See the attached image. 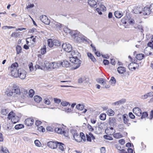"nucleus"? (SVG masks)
Returning a JSON list of instances; mask_svg holds the SVG:
<instances>
[{"label": "nucleus", "mask_w": 153, "mask_h": 153, "mask_svg": "<svg viewBox=\"0 0 153 153\" xmlns=\"http://www.w3.org/2000/svg\"><path fill=\"white\" fill-rule=\"evenodd\" d=\"M79 54V53L76 51H73L71 52L72 56L70 57V61L71 62L74 63V69L78 68L80 65L81 61L78 58L77 56Z\"/></svg>", "instance_id": "nucleus-1"}, {"label": "nucleus", "mask_w": 153, "mask_h": 153, "mask_svg": "<svg viewBox=\"0 0 153 153\" xmlns=\"http://www.w3.org/2000/svg\"><path fill=\"white\" fill-rule=\"evenodd\" d=\"M18 66L17 63L15 62L12 64L9 68V70L10 71L11 75L15 77H17L18 76L19 69H17Z\"/></svg>", "instance_id": "nucleus-2"}, {"label": "nucleus", "mask_w": 153, "mask_h": 153, "mask_svg": "<svg viewBox=\"0 0 153 153\" xmlns=\"http://www.w3.org/2000/svg\"><path fill=\"white\" fill-rule=\"evenodd\" d=\"M73 36H75V40L77 42H80L83 40L85 39V37L82 35L79 34L78 31L75 32Z\"/></svg>", "instance_id": "nucleus-3"}, {"label": "nucleus", "mask_w": 153, "mask_h": 153, "mask_svg": "<svg viewBox=\"0 0 153 153\" xmlns=\"http://www.w3.org/2000/svg\"><path fill=\"white\" fill-rule=\"evenodd\" d=\"M90 80L89 78L85 76H83L79 78L78 80V82L79 83H90Z\"/></svg>", "instance_id": "nucleus-4"}, {"label": "nucleus", "mask_w": 153, "mask_h": 153, "mask_svg": "<svg viewBox=\"0 0 153 153\" xmlns=\"http://www.w3.org/2000/svg\"><path fill=\"white\" fill-rule=\"evenodd\" d=\"M62 48L65 51L68 52H71L72 50L71 45L68 43L63 44Z\"/></svg>", "instance_id": "nucleus-5"}, {"label": "nucleus", "mask_w": 153, "mask_h": 153, "mask_svg": "<svg viewBox=\"0 0 153 153\" xmlns=\"http://www.w3.org/2000/svg\"><path fill=\"white\" fill-rule=\"evenodd\" d=\"M18 76L21 79H24L26 77V72L24 69L22 68L19 69Z\"/></svg>", "instance_id": "nucleus-6"}, {"label": "nucleus", "mask_w": 153, "mask_h": 153, "mask_svg": "<svg viewBox=\"0 0 153 153\" xmlns=\"http://www.w3.org/2000/svg\"><path fill=\"white\" fill-rule=\"evenodd\" d=\"M58 143L56 141H50L48 143L47 145L50 148L54 149L57 147Z\"/></svg>", "instance_id": "nucleus-7"}, {"label": "nucleus", "mask_w": 153, "mask_h": 153, "mask_svg": "<svg viewBox=\"0 0 153 153\" xmlns=\"http://www.w3.org/2000/svg\"><path fill=\"white\" fill-rule=\"evenodd\" d=\"M41 22L47 25H49L50 23V21L46 16H42L40 17Z\"/></svg>", "instance_id": "nucleus-8"}, {"label": "nucleus", "mask_w": 153, "mask_h": 153, "mask_svg": "<svg viewBox=\"0 0 153 153\" xmlns=\"http://www.w3.org/2000/svg\"><path fill=\"white\" fill-rule=\"evenodd\" d=\"M72 133L73 134V137L75 140L78 142H81L80 133L79 134H78L76 131H74Z\"/></svg>", "instance_id": "nucleus-9"}, {"label": "nucleus", "mask_w": 153, "mask_h": 153, "mask_svg": "<svg viewBox=\"0 0 153 153\" xmlns=\"http://www.w3.org/2000/svg\"><path fill=\"white\" fill-rule=\"evenodd\" d=\"M14 87H9L7 88L6 90V93L8 96H14L13 91Z\"/></svg>", "instance_id": "nucleus-10"}, {"label": "nucleus", "mask_w": 153, "mask_h": 153, "mask_svg": "<svg viewBox=\"0 0 153 153\" xmlns=\"http://www.w3.org/2000/svg\"><path fill=\"white\" fill-rule=\"evenodd\" d=\"M123 122L125 124L128 126H129L130 123H129V119L128 115L126 114H124L123 115Z\"/></svg>", "instance_id": "nucleus-11"}, {"label": "nucleus", "mask_w": 153, "mask_h": 153, "mask_svg": "<svg viewBox=\"0 0 153 153\" xmlns=\"http://www.w3.org/2000/svg\"><path fill=\"white\" fill-rule=\"evenodd\" d=\"M97 2V4L100 6L101 10L105 11L106 10V8L104 5L102 4L103 3L102 0H96Z\"/></svg>", "instance_id": "nucleus-12"}, {"label": "nucleus", "mask_w": 153, "mask_h": 153, "mask_svg": "<svg viewBox=\"0 0 153 153\" xmlns=\"http://www.w3.org/2000/svg\"><path fill=\"white\" fill-rule=\"evenodd\" d=\"M133 113L137 116H141L142 112L141 110L138 107L134 108L133 109Z\"/></svg>", "instance_id": "nucleus-13"}, {"label": "nucleus", "mask_w": 153, "mask_h": 153, "mask_svg": "<svg viewBox=\"0 0 153 153\" xmlns=\"http://www.w3.org/2000/svg\"><path fill=\"white\" fill-rule=\"evenodd\" d=\"M25 122L27 126H30L33 124L34 120L32 118H27L25 120Z\"/></svg>", "instance_id": "nucleus-14"}, {"label": "nucleus", "mask_w": 153, "mask_h": 153, "mask_svg": "<svg viewBox=\"0 0 153 153\" xmlns=\"http://www.w3.org/2000/svg\"><path fill=\"white\" fill-rule=\"evenodd\" d=\"M143 13L144 15H148L151 12L150 7H146L143 10Z\"/></svg>", "instance_id": "nucleus-15"}, {"label": "nucleus", "mask_w": 153, "mask_h": 153, "mask_svg": "<svg viewBox=\"0 0 153 153\" xmlns=\"http://www.w3.org/2000/svg\"><path fill=\"white\" fill-rule=\"evenodd\" d=\"M54 130L57 133L61 134H64V135H65V134L66 133L65 132L64 129L62 128H56L54 129Z\"/></svg>", "instance_id": "nucleus-16"}, {"label": "nucleus", "mask_w": 153, "mask_h": 153, "mask_svg": "<svg viewBox=\"0 0 153 153\" xmlns=\"http://www.w3.org/2000/svg\"><path fill=\"white\" fill-rule=\"evenodd\" d=\"M144 53L147 55H151L153 53V48L149 47H146L144 50Z\"/></svg>", "instance_id": "nucleus-17"}, {"label": "nucleus", "mask_w": 153, "mask_h": 153, "mask_svg": "<svg viewBox=\"0 0 153 153\" xmlns=\"http://www.w3.org/2000/svg\"><path fill=\"white\" fill-rule=\"evenodd\" d=\"M58 146V150L59 151L62 152L64 151L65 145L61 143L58 142L57 146Z\"/></svg>", "instance_id": "nucleus-18"}, {"label": "nucleus", "mask_w": 153, "mask_h": 153, "mask_svg": "<svg viewBox=\"0 0 153 153\" xmlns=\"http://www.w3.org/2000/svg\"><path fill=\"white\" fill-rule=\"evenodd\" d=\"M142 10V8L140 6H138L136 7L133 11L134 13L136 14H140Z\"/></svg>", "instance_id": "nucleus-19"}, {"label": "nucleus", "mask_w": 153, "mask_h": 153, "mask_svg": "<svg viewBox=\"0 0 153 153\" xmlns=\"http://www.w3.org/2000/svg\"><path fill=\"white\" fill-rule=\"evenodd\" d=\"M61 66V64L57 62H52L51 63V68L53 69H56Z\"/></svg>", "instance_id": "nucleus-20"}, {"label": "nucleus", "mask_w": 153, "mask_h": 153, "mask_svg": "<svg viewBox=\"0 0 153 153\" xmlns=\"http://www.w3.org/2000/svg\"><path fill=\"white\" fill-rule=\"evenodd\" d=\"M86 136L87 138V140L88 141L91 142V139L94 140L95 139L94 137L91 133H89L88 134H86Z\"/></svg>", "instance_id": "nucleus-21"}, {"label": "nucleus", "mask_w": 153, "mask_h": 153, "mask_svg": "<svg viewBox=\"0 0 153 153\" xmlns=\"http://www.w3.org/2000/svg\"><path fill=\"white\" fill-rule=\"evenodd\" d=\"M61 65L64 67H68L70 66L71 64L68 61L65 60L63 62H60Z\"/></svg>", "instance_id": "nucleus-22"}, {"label": "nucleus", "mask_w": 153, "mask_h": 153, "mask_svg": "<svg viewBox=\"0 0 153 153\" xmlns=\"http://www.w3.org/2000/svg\"><path fill=\"white\" fill-rule=\"evenodd\" d=\"M126 101V100L125 99H122L121 100L117 101L113 103V105H119L123 104Z\"/></svg>", "instance_id": "nucleus-23"}, {"label": "nucleus", "mask_w": 153, "mask_h": 153, "mask_svg": "<svg viewBox=\"0 0 153 153\" xmlns=\"http://www.w3.org/2000/svg\"><path fill=\"white\" fill-rule=\"evenodd\" d=\"M116 120L115 118L114 117H110L109 118L108 123L111 126L114 125L116 124Z\"/></svg>", "instance_id": "nucleus-24"}, {"label": "nucleus", "mask_w": 153, "mask_h": 153, "mask_svg": "<svg viewBox=\"0 0 153 153\" xmlns=\"http://www.w3.org/2000/svg\"><path fill=\"white\" fill-rule=\"evenodd\" d=\"M55 26L54 27L56 28V29L58 30H60L63 27V25L59 23H58L57 22H56L54 24Z\"/></svg>", "instance_id": "nucleus-25"}, {"label": "nucleus", "mask_w": 153, "mask_h": 153, "mask_svg": "<svg viewBox=\"0 0 153 153\" xmlns=\"http://www.w3.org/2000/svg\"><path fill=\"white\" fill-rule=\"evenodd\" d=\"M105 132H107V133H108L110 135L112 134L115 132V130H113V128L112 127H111L109 128L106 129L105 131Z\"/></svg>", "instance_id": "nucleus-26"}, {"label": "nucleus", "mask_w": 153, "mask_h": 153, "mask_svg": "<svg viewBox=\"0 0 153 153\" xmlns=\"http://www.w3.org/2000/svg\"><path fill=\"white\" fill-rule=\"evenodd\" d=\"M64 31L66 33L70 34L72 36H73V33L75 32V31H72L70 29L66 27L64 28Z\"/></svg>", "instance_id": "nucleus-27"}, {"label": "nucleus", "mask_w": 153, "mask_h": 153, "mask_svg": "<svg viewBox=\"0 0 153 153\" xmlns=\"http://www.w3.org/2000/svg\"><path fill=\"white\" fill-rule=\"evenodd\" d=\"M114 14L115 16L117 18H120L123 16V13L119 11H116Z\"/></svg>", "instance_id": "nucleus-28"}, {"label": "nucleus", "mask_w": 153, "mask_h": 153, "mask_svg": "<svg viewBox=\"0 0 153 153\" xmlns=\"http://www.w3.org/2000/svg\"><path fill=\"white\" fill-rule=\"evenodd\" d=\"M34 101L37 103L40 102L42 100V98L40 96L36 95L34 97Z\"/></svg>", "instance_id": "nucleus-29"}, {"label": "nucleus", "mask_w": 153, "mask_h": 153, "mask_svg": "<svg viewBox=\"0 0 153 153\" xmlns=\"http://www.w3.org/2000/svg\"><path fill=\"white\" fill-rule=\"evenodd\" d=\"M117 71L119 73L122 74L126 71V68L123 67H119L117 68Z\"/></svg>", "instance_id": "nucleus-30"}, {"label": "nucleus", "mask_w": 153, "mask_h": 153, "mask_svg": "<svg viewBox=\"0 0 153 153\" xmlns=\"http://www.w3.org/2000/svg\"><path fill=\"white\" fill-rule=\"evenodd\" d=\"M51 63L47 61H45L44 62V65L45 66V68L47 69H51Z\"/></svg>", "instance_id": "nucleus-31"}, {"label": "nucleus", "mask_w": 153, "mask_h": 153, "mask_svg": "<svg viewBox=\"0 0 153 153\" xmlns=\"http://www.w3.org/2000/svg\"><path fill=\"white\" fill-rule=\"evenodd\" d=\"M35 67L36 68L44 70L45 68V66L44 65V63H42V64L41 65H36Z\"/></svg>", "instance_id": "nucleus-32"}, {"label": "nucleus", "mask_w": 153, "mask_h": 153, "mask_svg": "<svg viewBox=\"0 0 153 153\" xmlns=\"http://www.w3.org/2000/svg\"><path fill=\"white\" fill-rule=\"evenodd\" d=\"M48 45L50 48L54 47L53 40L51 39H49L48 40Z\"/></svg>", "instance_id": "nucleus-33"}, {"label": "nucleus", "mask_w": 153, "mask_h": 153, "mask_svg": "<svg viewBox=\"0 0 153 153\" xmlns=\"http://www.w3.org/2000/svg\"><path fill=\"white\" fill-rule=\"evenodd\" d=\"M19 117L15 116L13 117L12 118L11 120L13 123H16L19 121Z\"/></svg>", "instance_id": "nucleus-34"}, {"label": "nucleus", "mask_w": 153, "mask_h": 153, "mask_svg": "<svg viewBox=\"0 0 153 153\" xmlns=\"http://www.w3.org/2000/svg\"><path fill=\"white\" fill-rule=\"evenodd\" d=\"M87 55L88 57L92 61L94 62L96 61V60L95 59L91 53H87Z\"/></svg>", "instance_id": "nucleus-35"}, {"label": "nucleus", "mask_w": 153, "mask_h": 153, "mask_svg": "<svg viewBox=\"0 0 153 153\" xmlns=\"http://www.w3.org/2000/svg\"><path fill=\"white\" fill-rule=\"evenodd\" d=\"M76 107L77 109L80 110H82L84 108V105L82 104H79L77 105Z\"/></svg>", "instance_id": "nucleus-36"}, {"label": "nucleus", "mask_w": 153, "mask_h": 153, "mask_svg": "<svg viewBox=\"0 0 153 153\" xmlns=\"http://www.w3.org/2000/svg\"><path fill=\"white\" fill-rule=\"evenodd\" d=\"M15 116V114L13 111H11L8 114L7 118L10 120Z\"/></svg>", "instance_id": "nucleus-37"}, {"label": "nucleus", "mask_w": 153, "mask_h": 153, "mask_svg": "<svg viewBox=\"0 0 153 153\" xmlns=\"http://www.w3.org/2000/svg\"><path fill=\"white\" fill-rule=\"evenodd\" d=\"M13 91L14 96H15L16 94L19 95L20 94V90L18 88H14Z\"/></svg>", "instance_id": "nucleus-38"}, {"label": "nucleus", "mask_w": 153, "mask_h": 153, "mask_svg": "<svg viewBox=\"0 0 153 153\" xmlns=\"http://www.w3.org/2000/svg\"><path fill=\"white\" fill-rule=\"evenodd\" d=\"M109 82L111 85H114L116 82V80L115 78L113 76L111 77Z\"/></svg>", "instance_id": "nucleus-39"}, {"label": "nucleus", "mask_w": 153, "mask_h": 153, "mask_svg": "<svg viewBox=\"0 0 153 153\" xmlns=\"http://www.w3.org/2000/svg\"><path fill=\"white\" fill-rule=\"evenodd\" d=\"M54 46H59L61 45V43L60 42L57 40H53Z\"/></svg>", "instance_id": "nucleus-40"}, {"label": "nucleus", "mask_w": 153, "mask_h": 153, "mask_svg": "<svg viewBox=\"0 0 153 153\" xmlns=\"http://www.w3.org/2000/svg\"><path fill=\"white\" fill-rule=\"evenodd\" d=\"M46 46L44 45L43 46L42 48L40 50V53L42 54L43 55L46 53Z\"/></svg>", "instance_id": "nucleus-41"}, {"label": "nucleus", "mask_w": 153, "mask_h": 153, "mask_svg": "<svg viewBox=\"0 0 153 153\" xmlns=\"http://www.w3.org/2000/svg\"><path fill=\"white\" fill-rule=\"evenodd\" d=\"M113 136L116 139H119L122 137V135L120 133H117L114 134L113 135Z\"/></svg>", "instance_id": "nucleus-42"}, {"label": "nucleus", "mask_w": 153, "mask_h": 153, "mask_svg": "<svg viewBox=\"0 0 153 153\" xmlns=\"http://www.w3.org/2000/svg\"><path fill=\"white\" fill-rule=\"evenodd\" d=\"M106 114L105 113L101 114L99 116L100 119L102 120H104L106 119Z\"/></svg>", "instance_id": "nucleus-43"}, {"label": "nucleus", "mask_w": 153, "mask_h": 153, "mask_svg": "<svg viewBox=\"0 0 153 153\" xmlns=\"http://www.w3.org/2000/svg\"><path fill=\"white\" fill-rule=\"evenodd\" d=\"M108 115L109 116H112L114 114V111L111 109H109L108 110L107 112Z\"/></svg>", "instance_id": "nucleus-44"}, {"label": "nucleus", "mask_w": 153, "mask_h": 153, "mask_svg": "<svg viewBox=\"0 0 153 153\" xmlns=\"http://www.w3.org/2000/svg\"><path fill=\"white\" fill-rule=\"evenodd\" d=\"M144 56V54H138L137 55L136 58L139 60H142Z\"/></svg>", "instance_id": "nucleus-45"}, {"label": "nucleus", "mask_w": 153, "mask_h": 153, "mask_svg": "<svg viewBox=\"0 0 153 153\" xmlns=\"http://www.w3.org/2000/svg\"><path fill=\"white\" fill-rule=\"evenodd\" d=\"M24 127V126L22 124H19V125H17L15 126V128L16 130H18Z\"/></svg>", "instance_id": "nucleus-46"}, {"label": "nucleus", "mask_w": 153, "mask_h": 153, "mask_svg": "<svg viewBox=\"0 0 153 153\" xmlns=\"http://www.w3.org/2000/svg\"><path fill=\"white\" fill-rule=\"evenodd\" d=\"M34 92L33 90L32 89H30L28 93L29 96L30 97H32L34 94Z\"/></svg>", "instance_id": "nucleus-47"}, {"label": "nucleus", "mask_w": 153, "mask_h": 153, "mask_svg": "<svg viewBox=\"0 0 153 153\" xmlns=\"http://www.w3.org/2000/svg\"><path fill=\"white\" fill-rule=\"evenodd\" d=\"M98 82L102 84L103 85H105V80L103 78H100L98 80Z\"/></svg>", "instance_id": "nucleus-48"}, {"label": "nucleus", "mask_w": 153, "mask_h": 153, "mask_svg": "<svg viewBox=\"0 0 153 153\" xmlns=\"http://www.w3.org/2000/svg\"><path fill=\"white\" fill-rule=\"evenodd\" d=\"M1 112L2 114L5 115H6L8 112V110L5 109H2Z\"/></svg>", "instance_id": "nucleus-49"}, {"label": "nucleus", "mask_w": 153, "mask_h": 153, "mask_svg": "<svg viewBox=\"0 0 153 153\" xmlns=\"http://www.w3.org/2000/svg\"><path fill=\"white\" fill-rule=\"evenodd\" d=\"M81 142L82 140L84 142L85 141V137L84 134L82 132L80 133Z\"/></svg>", "instance_id": "nucleus-50"}, {"label": "nucleus", "mask_w": 153, "mask_h": 153, "mask_svg": "<svg viewBox=\"0 0 153 153\" xmlns=\"http://www.w3.org/2000/svg\"><path fill=\"white\" fill-rule=\"evenodd\" d=\"M22 50V48L19 45H17L16 47V51L17 53V54H19L21 52Z\"/></svg>", "instance_id": "nucleus-51"}, {"label": "nucleus", "mask_w": 153, "mask_h": 153, "mask_svg": "<svg viewBox=\"0 0 153 153\" xmlns=\"http://www.w3.org/2000/svg\"><path fill=\"white\" fill-rule=\"evenodd\" d=\"M44 102L46 104L48 105H49L51 104V102L50 100L48 99V98H45V99H44Z\"/></svg>", "instance_id": "nucleus-52"}, {"label": "nucleus", "mask_w": 153, "mask_h": 153, "mask_svg": "<svg viewBox=\"0 0 153 153\" xmlns=\"http://www.w3.org/2000/svg\"><path fill=\"white\" fill-rule=\"evenodd\" d=\"M61 105L64 106H67L68 105L69 106L70 105V104L68 102L65 101H62L61 102Z\"/></svg>", "instance_id": "nucleus-53"}, {"label": "nucleus", "mask_w": 153, "mask_h": 153, "mask_svg": "<svg viewBox=\"0 0 153 153\" xmlns=\"http://www.w3.org/2000/svg\"><path fill=\"white\" fill-rule=\"evenodd\" d=\"M135 65V62H131L130 63L128 66V68L129 70H132L133 69V67Z\"/></svg>", "instance_id": "nucleus-54"}, {"label": "nucleus", "mask_w": 153, "mask_h": 153, "mask_svg": "<svg viewBox=\"0 0 153 153\" xmlns=\"http://www.w3.org/2000/svg\"><path fill=\"white\" fill-rule=\"evenodd\" d=\"M1 150L3 152L5 153H9L8 150L6 148H4L3 147H2Z\"/></svg>", "instance_id": "nucleus-55"}, {"label": "nucleus", "mask_w": 153, "mask_h": 153, "mask_svg": "<svg viewBox=\"0 0 153 153\" xmlns=\"http://www.w3.org/2000/svg\"><path fill=\"white\" fill-rule=\"evenodd\" d=\"M34 143L37 146L40 147L41 145V144L39 141L36 140L34 141Z\"/></svg>", "instance_id": "nucleus-56"}, {"label": "nucleus", "mask_w": 153, "mask_h": 153, "mask_svg": "<svg viewBox=\"0 0 153 153\" xmlns=\"http://www.w3.org/2000/svg\"><path fill=\"white\" fill-rule=\"evenodd\" d=\"M104 137L105 139L109 140H112L113 139V138L112 137L107 135H104Z\"/></svg>", "instance_id": "nucleus-57"}, {"label": "nucleus", "mask_w": 153, "mask_h": 153, "mask_svg": "<svg viewBox=\"0 0 153 153\" xmlns=\"http://www.w3.org/2000/svg\"><path fill=\"white\" fill-rule=\"evenodd\" d=\"M38 130L40 132H44L45 131V129L42 126H40L38 128Z\"/></svg>", "instance_id": "nucleus-58"}, {"label": "nucleus", "mask_w": 153, "mask_h": 153, "mask_svg": "<svg viewBox=\"0 0 153 153\" xmlns=\"http://www.w3.org/2000/svg\"><path fill=\"white\" fill-rule=\"evenodd\" d=\"M29 68L30 71H32L33 70V64L32 63H30L29 65Z\"/></svg>", "instance_id": "nucleus-59"}, {"label": "nucleus", "mask_w": 153, "mask_h": 153, "mask_svg": "<svg viewBox=\"0 0 153 153\" xmlns=\"http://www.w3.org/2000/svg\"><path fill=\"white\" fill-rule=\"evenodd\" d=\"M142 116L141 117V119H143V118H145L146 117H147L148 115V114H147V112H143L142 114Z\"/></svg>", "instance_id": "nucleus-60"}, {"label": "nucleus", "mask_w": 153, "mask_h": 153, "mask_svg": "<svg viewBox=\"0 0 153 153\" xmlns=\"http://www.w3.org/2000/svg\"><path fill=\"white\" fill-rule=\"evenodd\" d=\"M63 111H64L65 112L68 113V112H71L72 110L71 109H70L69 108H63Z\"/></svg>", "instance_id": "nucleus-61"}, {"label": "nucleus", "mask_w": 153, "mask_h": 153, "mask_svg": "<svg viewBox=\"0 0 153 153\" xmlns=\"http://www.w3.org/2000/svg\"><path fill=\"white\" fill-rule=\"evenodd\" d=\"M87 128L90 131H93L94 130L93 128L92 127V126L88 124L87 125Z\"/></svg>", "instance_id": "nucleus-62"}, {"label": "nucleus", "mask_w": 153, "mask_h": 153, "mask_svg": "<svg viewBox=\"0 0 153 153\" xmlns=\"http://www.w3.org/2000/svg\"><path fill=\"white\" fill-rule=\"evenodd\" d=\"M119 142L122 145H124L125 143V140L123 139H121L119 140Z\"/></svg>", "instance_id": "nucleus-63"}, {"label": "nucleus", "mask_w": 153, "mask_h": 153, "mask_svg": "<svg viewBox=\"0 0 153 153\" xmlns=\"http://www.w3.org/2000/svg\"><path fill=\"white\" fill-rule=\"evenodd\" d=\"M46 129L48 131H53V128H52V127L51 126H48L46 128Z\"/></svg>", "instance_id": "nucleus-64"}]
</instances>
